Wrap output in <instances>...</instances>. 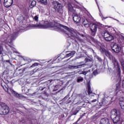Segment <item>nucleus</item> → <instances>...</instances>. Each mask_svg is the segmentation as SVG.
<instances>
[{
  "label": "nucleus",
  "mask_w": 124,
  "mask_h": 124,
  "mask_svg": "<svg viewBox=\"0 0 124 124\" xmlns=\"http://www.w3.org/2000/svg\"><path fill=\"white\" fill-rule=\"evenodd\" d=\"M76 54V51H72L70 52L69 53L66 54L65 56V58H69V57H71V56H74V55H75Z\"/></svg>",
  "instance_id": "16"
},
{
  "label": "nucleus",
  "mask_w": 124,
  "mask_h": 124,
  "mask_svg": "<svg viewBox=\"0 0 124 124\" xmlns=\"http://www.w3.org/2000/svg\"><path fill=\"white\" fill-rule=\"evenodd\" d=\"M104 37L106 41H111L114 39V37L110 35L108 31H106L104 33Z\"/></svg>",
  "instance_id": "6"
},
{
  "label": "nucleus",
  "mask_w": 124,
  "mask_h": 124,
  "mask_svg": "<svg viewBox=\"0 0 124 124\" xmlns=\"http://www.w3.org/2000/svg\"><path fill=\"white\" fill-rule=\"evenodd\" d=\"M83 22H85V24H89V21H88V20L87 19L84 20Z\"/></svg>",
  "instance_id": "33"
},
{
  "label": "nucleus",
  "mask_w": 124,
  "mask_h": 124,
  "mask_svg": "<svg viewBox=\"0 0 124 124\" xmlns=\"http://www.w3.org/2000/svg\"><path fill=\"white\" fill-rule=\"evenodd\" d=\"M100 51L102 53V54H105V55H106V56H107L110 61H112L114 67L117 66L118 75L119 77H120V76H121V68L120 67V64L119 63V62H118V61L113 56V55H112V54H111L110 52H109V51L105 50V48L100 47Z\"/></svg>",
  "instance_id": "2"
},
{
  "label": "nucleus",
  "mask_w": 124,
  "mask_h": 124,
  "mask_svg": "<svg viewBox=\"0 0 124 124\" xmlns=\"http://www.w3.org/2000/svg\"><path fill=\"white\" fill-rule=\"evenodd\" d=\"M112 50L113 52H115V53H118L121 52L122 48H121L120 45H119L118 44H114L112 47Z\"/></svg>",
  "instance_id": "8"
},
{
  "label": "nucleus",
  "mask_w": 124,
  "mask_h": 124,
  "mask_svg": "<svg viewBox=\"0 0 124 124\" xmlns=\"http://www.w3.org/2000/svg\"><path fill=\"white\" fill-rule=\"evenodd\" d=\"M119 104L122 109H123L124 110V100H120V101L119 102Z\"/></svg>",
  "instance_id": "18"
},
{
  "label": "nucleus",
  "mask_w": 124,
  "mask_h": 124,
  "mask_svg": "<svg viewBox=\"0 0 124 124\" xmlns=\"http://www.w3.org/2000/svg\"><path fill=\"white\" fill-rule=\"evenodd\" d=\"M88 93H92V91H91V85L90 84H88Z\"/></svg>",
  "instance_id": "23"
},
{
  "label": "nucleus",
  "mask_w": 124,
  "mask_h": 124,
  "mask_svg": "<svg viewBox=\"0 0 124 124\" xmlns=\"http://www.w3.org/2000/svg\"><path fill=\"white\" fill-rule=\"evenodd\" d=\"M67 98H68V95L66 96L64 98V99H67Z\"/></svg>",
  "instance_id": "36"
},
{
  "label": "nucleus",
  "mask_w": 124,
  "mask_h": 124,
  "mask_svg": "<svg viewBox=\"0 0 124 124\" xmlns=\"http://www.w3.org/2000/svg\"><path fill=\"white\" fill-rule=\"evenodd\" d=\"M79 112L78 109H76L75 110H73L72 111V115H77V113Z\"/></svg>",
  "instance_id": "21"
},
{
  "label": "nucleus",
  "mask_w": 124,
  "mask_h": 124,
  "mask_svg": "<svg viewBox=\"0 0 124 124\" xmlns=\"http://www.w3.org/2000/svg\"><path fill=\"white\" fill-rule=\"evenodd\" d=\"M38 18H39L38 16H36L34 17H33V20L36 21V22H38Z\"/></svg>",
  "instance_id": "27"
},
{
  "label": "nucleus",
  "mask_w": 124,
  "mask_h": 124,
  "mask_svg": "<svg viewBox=\"0 0 124 124\" xmlns=\"http://www.w3.org/2000/svg\"><path fill=\"white\" fill-rule=\"evenodd\" d=\"M53 7L52 9V11H53V12H57L58 13H59V14H62L63 11L62 5V4L57 1H55L53 2Z\"/></svg>",
  "instance_id": "3"
},
{
  "label": "nucleus",
  "mask_w": 124,
  "mask_h": 124,
  "mask_svg": "<svg viewBox=\"0 0 124 124\" xmlns=\"http://www.w3.org/2000/svg\"><path fill=\"white\" fill-rule=\"evenodd\" d=\"M35 5H36V1L35 0L32 1L31 5V8H32V7H34Z\"/></svg>",
  "instance_id": "20"
},
{
  "label": "nucleus",
  "mask_w": 124,
  "mask_h": 124,
  "mask_svg": "<svg viewBox=\"0 0 124 124\" xmlns=\"http://www.w3.org/2000/svg\"><path fill=\"white\" fill-rule=\"evenodd\" d=\"M30 90H31V89H28V91H29Z\"/></svg>",
  "instance_id": "44"
},
{
  "label": "nucleus",
  "mask_w": 124,
  "mask_h": 124,
  "mask_svg": "<svg viewBox=\"0 0 124 124\" xmlns=\"http://www.w3.org/2000/svg\"><path fill=\"white\" fill-rule=\"evenodd\" d=\"M98 8H99V6L98 5Z\"/></svg>",
  "instance_id": "41"
},
{
  "label": "nucleus",
  "mask_w": 124,
  "mask_h": 124,
  "mask_svg": "<svg viewBox=\"0 0 124 124\" xmlns=\"http://www.w3.org/2000/svg\"><path fill=\"white\" fill-rule=\"evenodd\" d=\"M99 28V25L98 24H93L90 27V30L91 31V35L92 36H95L96 32L97 31V29Z\"/></svg>",
  "instance_id": "5"
},
{
  "label": "nucleus",
  "mask_w": 124,
  "mask_h": 124,
  "mask_svg": "<svg viewBox=\"0 0 124 124\" xmlns=\"http://www.w3.org/2000/svg\"><path fill=\"white\" fill-rule=\"evenodd\" d=\"M1 86H2V87H3L4 90H5V89H4V86H2V84H1Z\"/></svg>",
  "instance_id": "37"
},
{
  "label": "nucleus",
  "mask_w": 124,
  "mask_h": 124,
  "mask_svg": "<svg viewBox=\"0 0 124 124\" xmlns=\"http://www.w3.org/2000/svg\"><path fill=\"white\" fill-rule=\"evenodd\" d=\"M118 115H121L120 111H117L116 109H113L110 112V118L111 119H114V117H117Z\"/></svg>",
  "instance_id": "9"
},
{
  "label": "nucleus",
  "mask_w": 124,
  "mask_h": 124,
  "mask_svg": "<svg viewBox=\"0 0 124 124\" xmlns=\"http://www.w3.org/2000/svg\"><path fill=\"white\" fill-rule=\"evenodd\" d=\"M88 72H90V70L87 71H83L81 72V73H80V74H83V75H86V74L88 73Z\"/></svg>",
  "instance_id": "24"
},
{
  "label": "nucleus",
  "mask_w": 124,
  "mask_h": 124,
  "mask_svg": "<svg viewBox=\"0 0 124 124\" xmlns=\"http://www.w3.org/2000/svg\"><path fill=\"white\" fill-rule=\"evenodd\" d=\"M121 89V85H120V84L118 83L116 84V90H115V92L116 93H119V91Z\"/></svg>",
  "instance_id": "17"
},
{
  "label": "nucleus",
  "mask_w": 124,
  "mask_h": 124,
  "mask_svg": "<svg viewBox=\"0 0 124 124\" xmlns=\"http://www.w3.org/2000/svg\"><path fill=\"white\" fill-rule=\"evenodd\" d=\"M13 3V0H4V5L5 7L8 8L12 5Z\"/></svg>",
  "instance_id": "11"
},
{
  "label": "nucleus",
  "mask_w": 124,
  "mask_h": 124,
  "mask_svg": "<svg viewBox=\"0 0 124 124\" xmlns=\"http://www.w3.org/2000/svg\"><path fill=\"white\" fill-rule=\"evenodd\" d=\"M98 8H99V6L98 5Z\"/></svg>",
  "instance_id": "42"
},
{
  "label": "nucleus",
  "mask_w": 124,
  "mask_h": 124,
  "mask_svg": "<svg viewBox=\"0 0 124 124\" xmlns=\"http://www.w3.org/2000/svg\"><path fill=\"white\" fill-rule=\"evenodd\" d=\"M121 114L119 115H117V116H115L114 118H111L112 122L114 124H120L121 123Z\"/></svg>",
  "instance_id": "10"
},
{
  "label": "nucleus",
  "mask_w": 124,
  "mask_h": 124,
  "mask_svg": "<svg viewBox=\"0 0 124 124\" xmlns=\"http://www.w3.org/2000/svg\"><path fill=\"white\" fill-rule=\"evenodd\" d=\"M32 27L37 28V29H47L48 28H52L55 31H62L65 33L66 37H70L72 39H74L76 41L77 36L79 33L77 31L72 29L69 28L65 26H62L59 23H49L48 21H45L44 25L39 24H33Z\"/></svg>",
  "instance_id": "1"
},
{
  "label": "nucleus",
  "mask_w": 124,
  "mask_h": 124,
  "mask_svg": "<svg viewBox=\"0 0 124 124\" xmlns=\"http://www.w3.org/2000/svg\"><path fill=\"white\" fill-rule=\"evenodd\" d=\"M96 59L99 61V62H102V59L99 56H97Z\"/></svg>",
  "instance_id": "31"
},
{
  "label": "nucleus",
  "mask_w": 124,
  "mask_h": 124,
  "mask_svg": "<svg viewBox=\"0 0 124 124\" xmlns=\"http://www.w3.org/2000/svg\"><path fill=\"white\" fill-rule=\"evenodd\" d=\"M38 1L44 3V4H47V0H37Z\"/></svg>",
  "instance_id": "22"
},
{
  "label": "nucleus",
  "mask_w": 124,
  "mask_h": 124,
  "mask_svg": "<svg viewBox=\"0 0 124 124\" xmlns=\"http://www.w3.org/2000/svg\"><path fill=\"white\" fill-rule=\"evenodd\" d=\"M9 113V108L4 103H0V115H7Z\"/></svg>",
  "instance_id": "4"
},
{
  "label": "nucleus",
  "mask_w": 124,
  "mask_h": 124,
  "mask_svg": "<svg viewBox=\"0 0 124 124\" xmlns=\"http://www.w3.org/2000/svg\"><path fill=\"white\" fill-rule=\"evenodd\" d=\"M97 100H96V99H94V100H93L92 101V102H96V101H97Z\"/></svg>",
  "instance_id": "34"
},
{
  "label": "nucleus",
  "mask_w": 124,
  "mask_h": 124,
  "mask_svg": "<svg viewBox=\"0 0 124 124\" xmlns=\"http://www.w3.org/2000/svg\"><path fill=\"white\" fill-rule=\"evenodd\" d=\"M100 124H110V120L107 118H102L100 120Z\"/></svg>",
  "instance_id": "15"
},
{
  "label": "nucleus",
  "mask_w": 124,
  "mask_h": 124,
  "mask_svg": "<svg viewBox=\"0 0 124 124\" xmlns=\"http://www.w3.org/2000/svg\"><path fill=\"white\" fill-rule=\"evenodd\" d=\"M109 18H111L112 19H113L115 21H117V22H118V23H119V24L120 25H124V23H122L121 22H120V21H119V20L116 19V18H113V17H109Z\"/></svg>",
  "instance_id": "28"
},
{
  "label": "nucleus",
  "mask_w": 124,
  "mask_h": 124,
  "mask_svg": "<svg viewBox=\"0 0 124 124\" xmlns=\"http://www.w3.org/2000/svg\"><path fill=\"white\" fill-rule=\"evenodd\" d=\"M83 81H84V78L82 77H78L77 79L78 83H81V82H83Z\"/></svg>",
  "instance_id": "19"
},
{
  "label": "nucleus",
  "mask_w": 124,
  "mask_h": 124,
  "mask_svg": "<svg viewBox=\"0 0 124 124\" xmlns=\"http://www.w3.org/2000/svg\"><path fill=\"white\" fill-rule=\"evenodd\" d=\"M3 52V48H2V47H1V46H0V55H1Z\"/></svg>",
  "instance_id": "29"
},
{
  "label": "nucleus",
  "mask_w": 124,
  "mask_h": 124,
  "mask_svg": "<svg viewBox=\"0 0 124 124\" xmlns=\"http://www.w3.org/2000/svg\"><path fill=\"white\" fill-rule=\"evenodd\" d=\"M98 8H99V6L98 5Z\"/></svg>",
  "instance_id": "40"
},
{
  "label": "nucleus",
  "mask_w": 124,
  "mask_h": 124,
  "mask_svg": "<svg viewBox=\"0 0 124 124\" xmlns=\"http://www.w3.org/2000/svg\"><path fill=\"white\" fill-rule=\"evenodd\" d=\"M39 65V63H37V62H35L33 63V64H32L31 67H35V66H37L38 65Z\"/></svg>",
  "instance_id": "26"
},
{
  "label": "nucleus",
  "mask_w": 124,
  "mask_h": 124,
  "mask_svg": "<svg viewBox=\"0 0 124 124\" xmlns=\"http://www.w3.org/2000/svg\"><path fill=\"white\" fill-rule=\"evenodd\" d=\"M83 25H84L85 28H89V27H90V24L89 23H85V21L83 22Z\"/></svg>",
  "instance_id": "25"
},
{
  "label": "nucleus",
  "mask_w": 124,
  "mask_h": 124,
  "mask_svg": "<svg viewBox=\"0 0 124 124\" xmlns=\"http://www.w3.org/2000/svg\"><path fill=\"white\" fill-rule=\"evenodd\" d=\"M68 10H69V14H74V13H76V11L75 10V7H73L72 5H69L68 6Z\"/></svg>",
  "instance_id": "14"
},
{
  "label": "nucleus",
  "mask_w": 124,
  "mask_h": 124,
  "mask_svg": "<svg viewBox=\"0 0 124 124\" xmlns=\"http://www.w3.org/2000/svg\"><path fill=\"white\" fill-rule=\"evenodd\" d=\"M98 74V73L97 72V70H95L93 72V75H97Z\"/></svg>",
  "instance_id": "30"
},
{
  "label": "nucleus",
  "mask_w": 124,
  "mask_h": 124,
  "mask_svg": "<svg viewBox=\"0 0 124 124\" xmlns=\"http://www.w3.org/2000/svg\"><path fill=\"white\" fill-rule=\"evenodd\" d=\"M68 52H69V51H66V53H68Z\"/></svg>",
  "instance_id": "39"
},
{
  "label": "nucleus",
  "mask_w": 124,
  "mask_h": 124,
  "mask_svg": "<svg viewBox=\"0 0 124 124\" xmlns=\"http://www.w3.org/2000/svg\"><path fill=\"white\" fill-rule=\"evenodd\" d=\"M17 33H18V32H14L12 35L11 36H9L8 38V39L9 40V38H10V41H9L10 44H11V43L13 40H15V39H16V37H17Z\"/></svg>",
  "instance_id": "13"
},
{
  "label": "nucleus",
  "mask_w": 124,
  "mask_h": 124,
  "mask_svg": "<svg viewBox=\"0 0 124 124\" xmlns=\"http://www.w3.org/2000/svg\"><path fill=\"white\" fill-rule=\"evenodd\" d=\"M82 36H84V35H82Z\"/></svg>",
  "instance_id": "43"
},
{
  "label": "nucleus",
  "mask_w": 124,
  "mask_h": 124,
  "mask_svg": "<svg viewBox=\"0 0 124 124\" xmlns=\"http://www.w3.org/2000/svg\"><path fill=\"white\" fill-rule=\"evenodd\" d=\"M1 2V0H0V4Z\"/></svg>",
  "instance_id": "38"
},
{
  "label": "nucleus",
  "mask_w": 124,
  "mask_h": 124,
  "mask_svg": "<svg viewBox=\"0 0 124 124\" xmlns=\"http://www.w3.org/2000/svg\"><path fill=\"white\" fill-rule=\"evenodd\" d=\"M122 87L124 88V80H123L122 82Z\"/></svg>",
  "instance_id": "35"
},
{
  "label": "nucleus",
  "mask_w": 124,
  "mask_h": 124,
  "mask_svg": "<svg viewBox=\"0 0 124 124\" xmlns=\"http://www.w3.org/2000/svg\"><path fill=\"white\" fill-rule=\"evenodd\" d=\"M82 63H83V62L78 63V64L79 65L77 66L69 65L68 68L70 69H78V68H82V67H84V66H86V64Z\"/></svg>",
  "instance_id": "7"
},
{
  "label": "nucleus",
  "mask_w": 124,
  "mask_h": 124,
  "mask_svg": "<svg viewBox=\"0 0 124 124\" xmlns=\"http://www.w3.org/2000/svg\"><path fill=\"white\" fill-rule=\"evenodd\" d=\"M16 96H17V97H18V98H20V97H21L22 95L20 94H16Z\"/></svg>",
  "instance_id": "32"
},
{
  "label": "nucleus",
  "mask_w": 124,
  "mask_h": 124,
  "mask_svg": "<svg viewBox=\"0 0 124 124\" xmlns=\"http://www.w3.org/2000/svg\"><path fill=\"white\" fill-rule=\"evenodd\" d=\"M73 20L75 23H80L81 17L76 13L73 14Z\"/></svg>",
  "instance_id": "12"
}]
</instances>
